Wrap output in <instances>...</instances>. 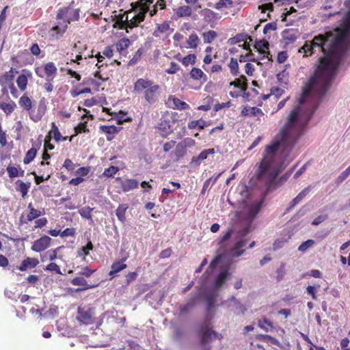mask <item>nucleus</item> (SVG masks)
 Segmentation results:
<instances>
[{"label": "nucleus", "instance_id": "obj_19", "mask_svg": "<svg viewBox=\"0 0 350 350\" xmlns=\"http://www.w3.org/2000/svg\"><path fill=\"white\" fill-rule=\"evenodd\" d=\"M8 100V102L0 100V109L7 115L11 114L16 107V105L13 100Z\"/></svg>", "mask_w": 350, "mask_h": 350}, {"label": "nucleus", "instance_id": "obj_18", "mask_svg": "<svg viewBox=\"0 0 350 350\" xmlns=\"http://www.w3.org/2000/svg\"><path fill=\"white\" fill-rule=\"evenodd\" d=\"M39 261L38 259L28 257L22 261L21 265L18 267V269L20 271H24L28 268L36 267Z\"/></svg>", "mask_w": 350, "mask_h": 350}, {"label": "nucleus", "instance_id": "obj_56", "mask_svg": "<svg viewBox=\"0 0 350 350\" xmlns=\"http://www.w3.org/2000/svg\"><path fill=\"white\" fill-rule=\"evenodd\" d=\"M62 247H57L53 250L48 251L46 252V255L48 256V258L49 260L53 261L55 260L57 258V252L62 248Z\"/></svg>", "mask_w": 350, "mask_h": 350}, {"label": "nucleus", "instance_id": "obj_24", "mask_svg": "<svg viewBox=\"0 0 350 350\" xmlns=\"http://www.w3.org/2000/svg\"><path fill=\"white\" fill-rule=\"evenodd\" d=\"M258 326L266 332H271L273 329V323L266 317H262L258 320Z\"/></svg>", "mask_w": 350, "mask_h": 350}, {"label": "nucleus", "instance_id": "obj_9", "mask_svg": "<svg viewBox=\"0 0 350 350\" xmlns=\"http://www.w3.org/2000/svg\"><path fill=\"white\" fill-rule=\"evenodd\" d=\"M222 305L237 314L243 313L245 310L243 305L233 296L230 299L223 301Z\"/></svg>", "mask_w": 350, "mask_h": 350}, {"label": "nucleus", "instance_id": "obj_26", "mask_svg": "<svg viewBox=\"0 0 350 350\" xmlns=\"http://www.w3.org/2000/svg\"><path fill=\"white\" fill-rule=\"evenodd\" d=\"M18 104L21 107L26 111H29L32 108V101L31 98L25 94L20 98Z\"/></svg>", "mask_w": 350, "mask_h": 350}, {"label": "nucleus", "instance_id": "obj_17", "mask_svg": "<svg viewBox=\"0 0 350 350\" xmlns=\"http://www.w3.org/2000/svg\"><path fill=\"white\" fill-rule=\"evenodd\" d=\"M167 104L171 107L177 109H185L189 107V105L185 102L173 96L169 97Z\"/></svg>", "mask_w": 350, "mask_h": 350}, {"label": "nucleus", "instance_id": "obj_33", "mask_svg": "<svg viewBox=\"0 0 350 350\" xmlns=\"http://www.w3.org/2000/svg\"><path fill=\"white\" fill-rule=\"evenodd\" d=\"M128 208L126 204H120L116 211V215L118 219L122 222L124 223L126 221L125 213Z\"/></svg>", "mask_w": 350, "mask_h": 350}, {"label": "nucleus", "instance_id": "obj_49", "mask_svg": "<svg viewBox=\"0 0 350 350\" xmlns=\"http://www.w3.org/2000/svg\"><path fill=\"white\" fill-rule=\"evenodd\" d=\"M8 174L10 178H14L19 176H23L24 171L21 172V174H19L18 170L16 167L12 166H8L6 169Z\"/></svg>", "mask_w": 350, "mask_h": 350}, {"label": "nucleus", "instance_id": "obj_52", "mask_svg": "<svg viewBox=\"0 0 350 350\" xmlns=\"http://www.w3.org/2000/svg\"><path fill=\"white\" fill-rule=\"evenodd\" d=\"M246 37H247L246 35H243V34L237 35L236 36H234L233 38H230L228 40V43H230V44H237L239 42L244 41Z\"/></svg>", "mask_w": 350, "mask_h": 350}, {"label": "nucleus", "instance_id": "obj_41", "mask_svg": "<svg viewBox=\"0 0 350 350\" xmlns=\"http://www.w3.org/2000/svg\"><path fill=\"white\" fill-rule=\"evenodd\" d=\"M37 153V149L34 148H31L30 150H29L24 158V163L25 164H28L30 162L33 161V159L35 158Z\"/></svg>", "mask_w": 350, "mask_h": 350}, {"label": "nucleus", "instance_id": "obj_44", "mask_svg": "<svg viewBox=\"0 0 350 350\" xmlns=\"http://www.w3.org/2000/svg\"><path fill=\"white\" fill-rule=\"evenodd\" d=\"M229 68L232 75L237 76L239 74V64L236 59L231 58L229 64Z\"/></svg>", "mask_w": 350, "mask_h": 350}, {"label": "nucleus", "instance_id": "obj_13", "mask_svg": "<svg viewBox=\"0 0 350 350\" xmlns=\"http://www.w3.org/2000/svg\"><path fill=\"white\" fill-rule=\"evenodd\" d=\"M14 71L13 68H11L8 72H5L0 76V85H6L10 88L11 84L14 85L13 80L14 78Z\"/></svg>", "mask_w": 350, "mask_h": 350}, {"label": "nucleus", "instance_id": "obj_30", "mask_svg": "<svg viewBox=\"0 0 350 350\" xmlns=\"http://www.w3.org/2000/svg\"><path fill=\"white\" fill-rule=\"evenodd\" d=\"M190 75L192 79L196 80L202 79L203 82L207 80L206 75L200 68H193L190 72Z\"/></svg>", "mask_w": 350, "mask_h": 350}, {"label": "nucleus", "instance_id": "obj_16", "mask_svg": "<svg viewBox=\"0 0 350 350\" xmlns=\"http://www.w3.org/2000/svg\"><path fill=\"white\" fill-rule=\"evenodd\" d=\"M139 182L135 179H124L121 181V188L124 192L132 191L138 187Z\"/></svg>", "mask_w": 350, "mask_h": 350}, {"label": "nucleus", "instance_id": "obj_39", "mask_svg": "<svg viewBox=\"0 0 350 350\" xmlns=\"http://www.w3.org/2000/svg\"><path fill=\"white\" fill-rule=\"evenodd\" d=\"M94 208H90V206H84L79 210V213L81 217L87 219H92V211Z\"/></svg>", "mask_w": 350, "mask_h": 350}, {"label": "nucleus", "instance_id": "obj_21", "mask_svg": "<svg viewBox=\"0 0 350 350\" xmlns=\"http://www.w3.org/2000/svg\"><path fill=\"white\" fill-rule=\"evenodd\" d=\"M200 14L202 16L204 17V19L208 22H213L215 20L218 19L219 18L218 14L214 12L211 10L209 9H204L200 12Z\"/></svg>", "mask_w": 350, "mask_h": 350}, {"label": "nucleus", "instance_id": "obj_34", "mask_svg": "<svg viewBox=\"0 0 350 350\" xmlns=\"http://www.w3.org/2000/svg\"><path fill=\"white\" fill-rule=\"evenodd\" d=\"M93 249V245L91 241H88L87 245L85 246H83L81 247L77 251V256L80 257H83V258L85 260V256H88L90 253V250H92Z\"/></svg>", "mask_w": 350, "mask_h": 350}, {"label": "nucleus", "instance_id": "obj_35", "mask_svg": "<svg viewBox=\"0 0 350 350\" xmlns=\"http://www.w3.org/2000/svg\"><path fill=\"white\" fill-rule=\"evenodd\" d=\"M131 42L128 38H122L116 43V47L120 53H122L129 46Z\"/></svg>", "mask_w": 350, "mask_h": 350}, {"label": "nucleus", "instance_id": "obj_5", "mask_svg": "<svg viewBox=\"0 0 350 350\" xmlns=\"http://www.w3.org/2000/svg\"><path fill=\"white\" fill-rule=\"evenodd\" d=\"M153 2L154 0H139L138 3L140 4L139 12L133 16L127 23L122 21L120 29H126V31L129 32L128 28L132 29L133 27L137 26L144 20L145 14L148 10V5H151Z\"/></svg>", "mask_w": 350, "mask_h": 350}, {"label": "nucleus", "instance_id": "obj_46", "mask_svg": "<svg viewBox=\"0 0 350 350\" xmlns=\"http://www.w3.org/2000/svg\"><path fill=\"white\" fill-rule=\"evenodd\" d=\"M219 176H220V174H217L215 177L212 176V177L209 178L208 179H207L205 181V183H204V185H203V187L202 189V193H204L205 192V191L208 189L211 182H212L211 185H213L217 182Z\"/></svg>", "mask_w": 350, "mask_h": 350}, {"label": "nucleus", "instance_id": "obj_4", "mask_svg": "<svg viewBox=\"0 0 350 350\" xmlns=\"http://www.w3.org/2000/svg\"><path fill=\"white\" fill-rule=\"evenodd\" d=\"M250 232V226H247L236 233L233 239L234 245L230 250V254L232 257H239L243 254L244 247L250 239L248 237Z\"/></svg>", "mask_w": 350, "mask_h": 350}, {"label": "nucleus", "instance_id": "obj_50", "mask_svg": "<svg viewBox=\"0 0 350 350\" xmlns=\"http://www.w3.org/2000/svg\"><path fill=\"white\" fill-rule=\"evenodd\" d=\"M119 170V168L116 166H110L108 168H106L103 174L104 176L106 177H112L115 175Z\"/></svg>", "mask_w": 350, "mask_h": 350}, {"label": "nucleus", "instance_id": "obj_20", "mask_svg": "<svg viewBox=\"0 0 350 350\" xmlns=\"http://www.w3.org/2000/svg\"><path fill=\"white\" fill-rule=\"evenodd\" d=\"M262 206V202H258L248 206L247 208V219L252 221L258 213Z\"/></svg>", "mask_w": 350, "mask_h": 350}, {"label": "nucleus", "instance_id": "obj_29", "mask_svg": "<svg viewBox=\"0 0 350 350\" xmlns=\"http://www.w3.org/2000/svg\"><path fill=\"white\" fill-rule=\"evenodd\" d=\"M192 9L188 5H183L178 8L175 13L178 17H187L191 15Z\"/></svg>", "mask_w": 350, "mask_h": 350}, {"label": "nucleus", "instance_id": "obj_42", "mask_svg": "<svg viewBox=\"0 0 350 350\" xmlns=\"http://www.w3.org/2000/svg\"><path fill=\"white\" fill-rule=\"evenodd\" d=\"M144 53V49L143 48H139L133 55V57L129 61V64L131 66L135 64L138 61L140 60Z\"/></svg>", "mask_w": 350, "mask_h": 350}, {"label": "nucleus", "instance_id": "obj_32", "mask_svg": "<svg viewBox=\"0 0 350 350\" xmlns=\"http://www.w3.org/2000/svg\"><path fill=\"white\" fill-rule=\"evenodd\" d=\"M170 30V25L167 22L157 25V29L153 32V36L160 37L162 33H167Z\"/></svg>", "mask_w": 350, "mask_h": 350}, {"label": "nucleus", "instance_id": "obj_54", "mask_svg": "<svg viewBox=\"0 0 350 350\" xmlns=\"http://www.w3.org/2000/svg\"><path fill=\"white\" fill-rule=\"evenodd\" d=\"M208 157L207 152L206 150L202 151L198 157H194L192 158L191 161L193 163H200L201 161L206 159Z\"/></svg>", "mask_w": 350, "mask_h": 350}, {"label": "nucleus", "instance_id": "obj_25", "mask_svg": "<svg viewBox=\"0 0 350 350\" xmlns=\"http://www.w3.org/2000/svg\"><path fill=\"white\" fill-rule=\"evenodd\" d=\"M28 209L29 210V213H28L27 218L28 221H32L40 216L44 214V211H40L34 208L32 206L31 203H29L27 206Z\"/></svg>", "mask_w": 350, "mask_h": 350}, {"label": "nucleus", "instance_id": "obj_10", "mask_svg": "<svg viewBox=\"0 0 350 350\" xmlns=\"http://www.w3.org/2000/svg\"><path fill=\"white\" fill-rule=\"evenodd\" d=\"M51 238L48 236H43L36 240L31 247V250L40 252L46 250L51 245Z\"/></svg>", "mask_w": 350, "mask_h": 350}, {"label": "nucleus", "instance_id": "obj_28", "mask_svg": "<svg viewBox=\"0 0 350 350\" xmlns=\"http://www.w3.org/2000/svg\"><path fill=\"white\" fill-rule=\"evenodd\" d=\"M310 187H306L304 190H302L295 198H293L291 202V206L288 208V211L291 208H293L295 205L301 202V200L306 197V196L309 193Z\"/></svg>", "mask_w": 350, "mask_h": 350}, {"label": "nucleus", "instance_id": "obj_31", "mask_svg": "<svg viewBox=\"0 0 350 350\" xmlns=\"http://www.w3.org/2000/svg\"><path fill=\"white\" fill-rule=\"evenodd\" d=\"M200 38L196 33H191L187 40V48L196 49L200 44Z\"/></svg>", "mask_w": 350, "mask_h": 350}, {"label": "nucleus", "instance_id": "obj_23", "mask_svg": "<svg viewBox=\"0 0 350 350\" xmlns=\"http://www.w3.org/2000/svg\"><path fill=\"white\" fill-rule=\"evenodd\" d=\"M247 79L244 75H241L239 78L237 79L235 81L230 82V85L232 86H234L236 88H239L241 89V91L245 92L247 88Z\"/></svg>", "mask_w": 350, "mask_h": 350}, {"label": "nucleus", "instance_id": "obj_48", "mask_svg": "<svg viewBox=\"0 0 350 350\" xmlns=\"http://www.w3.org/2000/svg\"><path fill=\"white\" fill-rule=\"evenodd\" d=\"M233 2L232 0H220L215 4V8L217 10L222 9L224 8H231Z\"/></svg>", "mask_w": 350, "mask_h": 350}, {"label": "nucleus", "instance_id": "obj_8", "mask_svg": "<svg viewBox=\"0 0 350 350\" xmlns=\"http://www.w3.org/2000/svg\"><path fill=\"white\" fill-rule=\"evenodd\" d=\"M94 311L90 307H78L77 319L85 324L90 325L94 322L93 320Z\"/></svg>", "mask_w": 350, "mask_h": 350}, {"label": "nucleus", "instance_id": "obj_58", "mask_svg": "<svg viewBox=\"0 0 350 350\" xmlns=\"http://www.w3.org/2000/svg\"><path fill=\"white\" fill-rule=\"evenodd\" d=\"M180 67L178 64L175 62H171L170 68L166 70V72L169 74H174L176 73Z\"/></svg>", "mask_w": 350, "mask_h": 350}, {"label": "nucleus", "instance_id": "obj_37", "mask_svg": "<svg viewBox=\"0 0 350 350\" xmlns=\"http://www.w3.org/2000/svg\"><path fill=\"white\" fill-rule=\"evenodd\" d=\"M217 37V33L215 31L209 30L202 33V38L204 43H211Z\"/></svg>", "mask_w": 350, "mask_h": 350}, {"label": "nucleus", "instance_id": "obj_59", "mask_svg": "<svg viewBox=\"0 0 350 350\" xmlns=\"http://www.w3.org/2000/svg\"><path fill=\"white\" fill-rule=\"evenodd\" d=\"M75 230L74 228H66L64 231L61 232L60 236L62 237H72L75 234Z\"/></svg>", "mask_w": 350, "mask_h": 350}, {"label": "nucleus", "instance_id": "obj_1", "mask_svg": "<svg viewBox=\"0 0 350 350\" xmlns=\"http://www.w3.org/2000/svg\"><path fill=\"white\" fill-rule=\"evenodd\" d=\"M342 18L340 26L319 34L312 41H306L299 49L305 56L323 53L315 75L303 90L298 105L291 112L287 121L272 142L266 146L260 163L258 176L267 187L271 186L279 173L295 157L292 153L294 144L301 135L320 100L313 107L305 106L310 95L320 100L329 89L339 64V57L350 45V12H337Z\"/></svg>", "mask_w": 350, "mask_h": 350}, {"label": "nucleus", "instance_id": "obj_43", "mask_svg": "<svg viewBox=\"0 0 350 350\" xmlns=\"http://www.w3.org/2000/svg\"><path fill=\"white\" fill-rule=\"evenodd\" d=\"M222 258V255H218L217 256H216L209 265L208 269L207 270V273L212 272L213 269L219 267L221 263Z\"/></svg>", "mask_w": 350, "mask_h": 350}, {"label": "nucleus", "instance_id": "obj_47", "mask_svg": "<svg viewBox=\"0 0 350 350\" xmlns=\"http://www.w3.org/2000/svg\"><path fill=\"white\" fill-rule=\"evenodd\" d=\"M187 150L185 148V145L182 144L180 143L178 144L176 146L175 149V155L180 158L183 157L186 154Z\"/></svg>", "mask_w": 350, "mask_h": 350}, {"label": "nucleus", "instance_id": "obj_6", "mask_svg": "<svg viewBox=\"0 0 350 350\" xmlns=\"http://www.w3.org/2000/svg\"><path fill=\"white\" fill-rule=\"evenodd\" d=\"M229 275L230 273L228 271V268H225L221 270L215 279L213 286V291L206 295V301L208 303V309L209 310L211 309L215 303L217 290L221 288L222 285L226 282V280L229 278Z\"/></svg>", "mask_w": 350, "mask_h": 350}, {"label": "nucleus", "instance_id": "obj_63", "mask_svg": "<svg viewBox=\"0 0 350 350\" xmlns=\"http://www.w3.org/2000/svg\"><path fill=\"white\" fill-rule=\"evenodd\" d=\"M245 71L247 75H248L250 76L253 75V72L254 71V65L250 63H247L245 66Z\"/></svg>", "mask_w": 350, "mask_h": 350}, {"label": "nucleus", "instance_id": "obj_45", "mask_svg": "<svg viewBox=\"0 0 350 350\" xmlns=\"http://www.w3.org/2000/svg\"><path fill=\"white\" fill-rule=\"evenodd\" d=\"M314 244V241L308 239L303 242L298 247V250L301 252H305L307 250L312 247Z\"/></svg>", "mask_w": 350, "mask_h": 350}, {"label": "nucleus", "instance_id": "obj_36", "mask_svg": "<svg viewBox=\"0 0 350 350\" xmlns=\"http://www.w3.org/2000/svg\"><path fill=\"white\" fill-rule=\"evenodd\" d=\"M206 126V122L202 119L192 120L188 124L189 129H194L198 128L200 130L203 129Z\"/></svg>", "mask_w": 350, "mask_h": 350}, {"label": "nucleus", "instance_id": "obj_11", "mask_svg": "<svg viewBox=\"0 0 350 350\" xmlns=\"http://www.w3.org/2000/svg\"><path fill=\"white\" fill-rule=\"evenodd\" d=\"M71 284L74 286H80L81 288L77 289V291H82L89 288H93L98 286V284H89L86 280L83 277H76L71 280Z\"/></svg>", "mask_w": 350, "mask_h": 350}, {"label": "nucleus", "instance_id": "obj_7", "mask_svg": "<svg viewBox=\"0 0 350 350\" xmlns=\"http://www.w3.org/2000/svg\"><path fill=\"white\" fill-rule=\"evenodd\" d=\"M199 336L200 338L201 350H210L209 343L213 339L218 337V334L212 329L209 323L206 321L201 326Z\"/></svg>", "mask_w": 350, "mask_h": 350}, {"label": "nucleus", "instance_id": "obj_57", "mask_svg": "<svg viewBox=\"0 0 350 350\" xmlns=\"http://www.w3.org/2000/svg\"><path fill=\"white\" fill-rule=\"evenodd\" d=\"M75 130L77 134L87 132L88 131L87 129V122H81L75 128Z\"/></svg>", "mask_w": 350, "mask_h": 350}, {"label": "nucleus", "instance_id": "obj_62", "mask_svg": "<svg viewBox=\"0 0 350 350\" xmlns=\"http://www.w3.org/2000/svg\"><path fill=\"white\" fill-rule=\"evenodd\" d=\"M63 166L66 168L68 170H73L75 169V165L74 163H72V161L69 159H66L65 161H64V165Z\"/></svg>", "mask_w": 350, "mask_h": 350}, {"label": "nucleus", "instance_id": "obj_51", "mask_svg": "<svg viewBox=\"0 0 350 350\" xmlns=\"http://www.w3.org/2000/svg\"><path fill=\"white\" fill-rule=\"evenodd\" d=\"M196 58V57L194 54L188 55L185 56V57H183V59H182V63L185 66H188L189 64H193L195 63Z\"/></svg>", "mask_w": 350, "mask_h": 350}, {"label": "nucleus", "instance_id": "obj_3", "mask_svg": "<svg viewBox=\"0 0 350 350\" xmlns=\"http://www.w3.org/2000/svg\"><path fill=\"white\" fill-rule=\"evenodd\" d=\"M79 17V11L77 9L70 8H64L59 10L57 15V19L59 20L57 24L52 28V31H57L59 34L65 32L68 24L71 21L78 20Z\"/></svg>", "mask_w": 350, "mask_h": 350}, {"label": "nucleus", "instance_id": "obj_15", "mask_svg": "<svg viewBox=\"0 0 350 350\" xmlns=\"http://www.w3.org/2000/svg\"><path fill=\"white\" fill-rule=\"evenodd\" d=\"M269 42L267 40H260L256 42L255 48L259 51L260 55H263L264 57H267L270 60L269 52L267 50L269 49Z\"/></svg>", "mask_w": 350, "mask_h": 350}, {"label": "nucleus", "instance_id": "obj_12", "mask_svg": "<svg viewBox=\"0 0 350 350\" xmlns=\"http://www.w3.org/2000/svg\"><path fill=\"white\" fill-rule=\"evenodd\" d=\"M31 76V73L29 71L27 70H23L22 74L20 75L16 79V84L21 91H25L26 90L28 78Z\"/></svg>", "mask_w": 350, "mask_h": 350}, {"label": "nucleus", "instance_id": "obj_22", "mask_svg": "<svg viewBox=\"0 0 350 350\" xmlns=\"http://www.w3.org/2000/svg\"><path fill=\"white\" fill-rule=\"evenodd\" d=\"M124 260H118L111 265L109 275L114 277V275L120 271L126 268V265L124 263Z\"/></svg>", "mask_w": 350, "mask_h": 350}, {"label": "nucleus", "instance_id": "obj_38", "mask_svg": "<svg viewBox=\"0 0 350 350\" xmlns=\"http://www.w3.org/2000/svg\"><path fill=\"white\" fill-rule=\"evenodd\" d=\"M49 133L53 135V137L56 142H59L61 139L66 140V137H63L59 131L57 126L54 122L52 123L51 130Z\"/></svg>", "mask_w": 350, "mask_h": 350}, {"label": "nucleus", "instance_id": "obj_40", "mask_svg": "<svg viewBox=\"0 0 350 350\" xmlns=\"http://www.w3.org/2000/svg\"><path fill=\"white\" fill-rule=\"evenodd\" d=\"M16 183L18 184L16 190L21 193L23 197H25L28 192L30 184H26L21 180H18Z\"/></svg>", "mask_w": 350, "mask_h": 350}, {"label": "nucleus", "instance_id": "obj_55", "mask_svg": "<svg viewBox=\"0 0 350 350\" xmlns=\"http://www.w3.org/2000/svg\"><path fill=\"white\" fill-rule=\"evenodd\" d=\"M45 270L50 271H55L57 273L60 274V275L62 274L59 267L55 262L49 263L46 267Z\"/></svg>", "mask_w": 350, "mask_h": 350}, {"label": "nucleus", "instance_id": "obj_53", "mask_svg": "<svg viewBox=\"0 0 350 350\" xmlns=\"http://www.w3.org/2000/svg\"><path fill=\"white\" fill-rule=\"evenodd\" d=\"M245 114L247 116H258V115H262V112L260 109L258 107H250L249 109H245Z\"/></svg>", "mask_w": 350, "mask_h": 350}, {"label": "nucleus", "instance_id": "obj_60", "mask_svg": "<svg viewBox=\"0 0 350 350\" xmlns=\"http://www.w3.org/2000/svg\"><path fill=\"white\" fill-rule=\"evenodd\" d=\"M94 272V269H90L89 267H85L81 269V271L79 272V274L85 277H90Z\"/></svg>", "mask_w": 350, "mask_h": 350}, {"label": "nucleus", "instance_id": "obj_61", "mask_svg": "<svg viewBox=\"0 0 350 350\" xmlns=\"http://www.w3.org/2000/svg\"><path fill=\"white\" fill-rule=\"evenodd\" d=\"M350 175V170L347 167L338 177V181L342 183Z\"/></svg>", "mask_w": 350, "mask_h": 350}, {"label": "nucleus", "instance_id": "obj_2", "mask_svg": "<svg viewBox=\"0 0 350 350\" xmlns=\"http://www.w3.org/2000/svg\"><path fill=\"white\" fill-rule=\"evenodd\" d=\"M134 90L144 93L145 100L150 105L155 103L160 95L161 87L148 78H139L134 83Z\"/></svg>", "mask_w": 350, "mask_h": 350}, {"label": "nucleus", "instance_id": "obj_27", "mask_svg": "<svg viewBox=\"0 0 350 350\" xmlns=\"http://www.w3.org/2000/svg\"><path fill=\"white\" fill-rule=\"evenodd\" d=\"M45 111H46V106H45L44 103L42 105V102L40 101V105L38 108L37 113L36 114L30 115L31 119L34 122H37L40 121L42 119L44 114L45 113Z\"/></svg>", "mask_w": 350, "mask_h": 350}, {"label": "nucleus", "instance_id": "obj_14", "mask_svg": "<svg viewBox=\"0 0 350 350\" xmlns=\"http://www.w3.org/2000/svg\"><path fill=\"white\" fill-rule=\"evenodd\" d=\"M44 70L46 74V81H53L57 75V70L54 63L49 62L44 66Z\"/></svg>", "mask_w": 350, "mask_h": 350}, {"label": "nucleus", "instance_id": "obj_64", "mask_svg": "<svg viewBox=\"0 0 350 350\" xmlns=\"http://www.w3.org/2000/svg\"><path fill=\"white\" fill-rule=\"evenodd\" d=\"M127 350H139V346L134 341H129Z\"/></svg>", "mask_w": 350, "mask_h": 350}]
</instances>
